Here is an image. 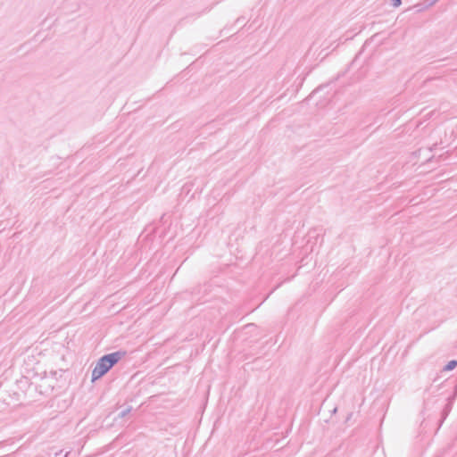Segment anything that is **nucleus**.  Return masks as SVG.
I'll use <instances>...</instances> for the list:
<instances>
[{
  "mask_svg": "<svg viewBox=\"0 0 457 457\" xmlns=\"http://www.w3.org/2000/svg\"><path fill=\"white\" fill-rule=\"evenodd\" d=\"M457 367V360L448 361L441 370L442 372L451 371Z\"/></svg>",
  "mask_w": 457,
  "mask_h": 457,
  "instance_id": "3",
  "label": "nucleus"
},
{
  "mask_svg": "<svg viewBox=\"0 0 457 457\" xmlns=\"http://www.w3.org/2000/svg\"><path fill=\"white\" fill-rule=\"evenodd\" d=\"M456 383L455 385L453 386V394L450 395V396H454V399H456L457 397V379L455 380Z\"/></svg>",
  "mask_w": 457,
  "mask_h": 457,
  "instance_id": "8",
  "label": "nucleus"
},
{
  "mask_svg": "<svg viewBox=\"0 0 457 457\" xmlns=\"http://www.w3.org/2000/svg\"><path fill=\"white\" fill-rule=\"evenodd\" d=\"M449 381H450V379H446V380H445V381L442 383V385H443V386H445L447 383H449Z\"/></svg>",
  "mask_w": 457,
  "mask_h": 457,
  "instance_id": "12",
  "label": "nucleus"
},
{
  "mask_svg": "<svg viewBox=\"0 0 457 457\" xmlns=\"http://www.w3.org/2000/svg\"><path fill=\"white\" fill-rule=\"evenodd\" d=\"M438 0H424L425 6H428V8L434 5Z\"/></svg>",
  "mask_w": 457,
  "mask_h": 457,
  "instance_id": "6",
  "label": "nucleus"
},
{
  "mask_svg": "<svg viewBox=\"0 0 457 457\" xmlns=\"http://www.w3.org/2000/svg\"><path fill=\"white\" fill-rule=\"evenodd\" d=\"M412 8H414L417 12H420L428 9V6H425V2L423 1L422 3L416 4Z\"/></svg>",
  "mask_w": 457,
  "mask_h": 457,
  "instance_id": "4",
  "label": "nucleus"
},
{
  "mask_svg": "<svg viewBox=\"0 0 457 457\" xmlns=\"http://www.w3.org/2000/svg\"><path fill=\"white\" fill-rule=\"evenodd\" d=\"M126 354V351L119 350L100 357L92 370V382L100 379L107 374Z\"/></svg>",
  "mask_w": 457,
  "mask_h": 457,
  "instance_id": "1",
  "label": "nucleus"
},
{
  "mask_svg": "<svg viewBox=\"0 0 457 457\" xmlns=\"http://www.w3.org/2000/svg\"><path fill=\"white\" fill-rule=\"evenodd\" d=\"M352 417H353V412L348 413V415L345 419V422H348L352 419Z\"/></svg>",
  "mask_w": 457,
  "mask_h": 457,
  "instance_id": "10",
  "label": "nucleus"
},
{
  "mask_svg": "<svg viewBox=\"0 0 457 457\" xmlns=\"http://www.w3.org/2000/svg\"><path fill=\"white\" fill-rule=\"evenodd\" d=\"M132 410L131 406L127 407L125 410L120 411L118 415L119 418H124L127 414H129Z\"/></svg>",
  "mask_w": 457,
  "mask_h": 457,
  "instance_id": "5",
  "label": "nucleus"
},
{
  "mask_svg": "<svg viewBox=\"0 0 457 457\" xmlns=\"http://www.w3.org/2000/svg\"><path fill=\"white\" fill-rule=\"evenodd\" d=\"M68 454H69V453H65V455H64L63 457H67V456H68Z\"/></svg>",
  "mask_w": 457,
  "mask_h": 457,
  "instance_id": "14",
  "label": "nucleus"
},
{
  "mask_svg": "<svg viewBox=\"0 0 457 457\" xmlns=\"http://www.w3.org/2000/svg\"><path fill=\"white\" fill-rule=\"evenodd\" d=\"M49 387H50V391H53V389H54V386L49 385Z\"/></svg>",
  "mask_w": 457,
  "mask_h": 457,
  "instance_id": "13",
  "label": "nucleus"
},
{
  "mask_svg": "<svg viewBox=\"0 0 457 457\" xmlns=\"http://www.w3.org/2000/svg\"><path fill=\"white\" fill-rule=\"evenodd\" d=\"M402 4V0H391V4L394 7H399Z\"/></svg>",
  "mask_w": 457,
  "mask_h": 457,
  "instance_id": "7",
  "label": "nucleus"
},
{
  "mask_svg": "<svg viewBox=\"0 0 457 457\" xmlns=\"http://www.w3.org/2000/svg\"><path fill=\"white\" fill-rule=\"evenodd\" d=\"M57 373H58V372H57L56 370H55V371H52V372H51V375H52L53 377H54V378H55V377H56V375H57Z\"/></svg>",
  "mask_w": 457,
  "mask_h": 457,
  "instance_id": "11",
  "label": "nucleus"
},
{
  "mask_svg": "<svg viewBox=\"0 0 457 457\" xmlns=\"http://www.w3.org/2000/svg\"><path fill=\"white\" fill-rule=\"evenodd\" d=\"M38 386H39L40 388H42V387H43V385H39ZM39 393H40L41 395H47V394H48V390H47V389H46V390L39 389Z\"/></svg>",
  "mask_w": 457,
  "mask_h": 457,
  "instance_id": "9",
  "label": "nucleus"
},
{
  "mask_svg": "<svg viewBox=\"0 0 457 457\" xmlns=\"http://www.w3.org/2000/svg\"><path fill=\"white\" fill-rule=\"evenodd\" d=\"M454 401H455L454 396H448L447 403H445L444 409L441 411V419L439 420V427L442 426V424L444 423V421L445 420V419L451 412Z\"/></svg>",
  "mask_w": 457,
  "mask_h": 457,
  "instance_id": "2",
  "label": "nucleus"
}]
</instances>
